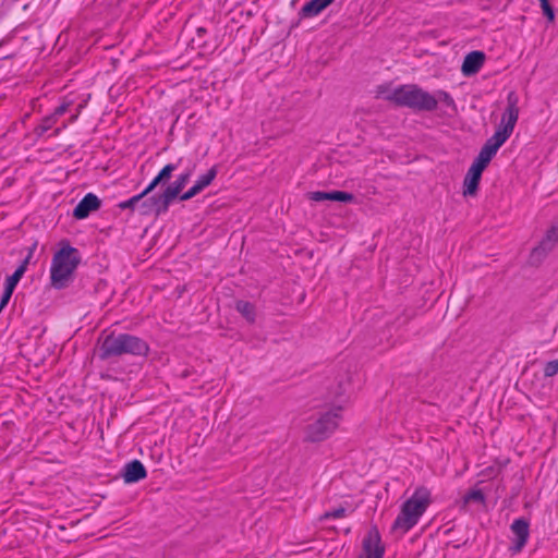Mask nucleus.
<instances>
[{
	"instance_id": "obj_1",
	"label": "nucleus",
	"mask_w": 558,
	"mask_h": 558,
	"mask_svg": "<svg viewBox=\"0 0 558 558\" xmlns=\"http://www.w3.org/2000/svg\"><path fill=\"white\" fill-rule=\"evenodd\" d=\"M81 262L78 251L70 244H63L52 256L49 279L50 286L61 290L72 282L74 272Z\"/></svg>"
},
{
	"instance_id": "obj_2",
	"label": "nucleus",
	"mask_w": 558,
	"mask_h": 558,
	"mask_svg": "<svg viewBox=\"0 0 558 558\" xmlns=\"http://www.w3.org/2000/svg\"><path fill=\"white\" fill-rule=\"evenodd\" d=\"M149 351V347L143 339L130 333L111 332L106 336L99 348V357L108 360L124 354L143 356Z\"/></svg>"
},
{
	"instance_id": "obj_3",
	"label": "nucleus",
	"mask_w": 558,
	"mask_h": 558,
	"mask_svg": "<svg viewBox=\"0 0 558 558\" xmlns=\"http://www.w3.org/2000/svg\"><path fill=\"white\" fill-rule=\"evenodd\" d=\"M430 490L424 486L417 487L412 496L403 502L401 510L393 521L392 529L408 533L414 527L430 505Z\"/></svg>"
},
{
	"instance_id": "obj_4",
	"label": "nucleus",
	"mask_w": 558,
	"mask_h": 558,
	"mask_svg": "<svg viewBox=\"0 0 558 558\" xmlns=\"http://www.w3.org/2000/svg\"><path fill=\"white\" fill-rule=\"evenodd\" d=\"M395 105L415 110L433 111L437 108V97L423 90L417 85H401L393 94Z\"/></svg>"
},
{
	"instance_id": "obj_5",
	"label": "nucleus",
	"mask_w": 558,
	"mask_h": 558,
	"mask_svg": "<svg viewBox=\"0 0 558 558\" xmlns=\"http://www.w3.org/2000/svg\"><path fill=\"white\" fill-rule=\"evenodd\" d=\"M342 405H333L308 425L306 437L311 441H322L328 438L339 427L343 413Z\"/></svg>"
},
{
	"instance_id": "obj_6",
	"label": "nucleus",
	"mask_w": 558,
	"mask_h": 558,
	"mask_svg": "<svg viewBox=\"0 0 558 558\" xmlns=\"http://www.w3.org/2000/svg\"><path fill=\"white\" fill-rule=\"evenodd\" d=\"M519 119V98L514 92L507 96V107L501 116L500 123L493 134L494 137L506 143L511 136Z\"/></svg>"
},
{
	"instance_id": "obj_7",
	"label": "nucleus",
	"mask_w": 558,
	"mask_h": 558,
	"mask_svg": "<svg viewBox=\"0 0 558 558\" xmlns=\"http://www.w3.org/2000/svg\"><path fill=\"white\" fill-rule=\"evenodd\" d=\"M510 530L512 532V545L510 546V551L513 555L521 553L525 544L527 543L530 536V524L527 520L523 518L515 519Z\"/></svg>"
},
{
	"instance_id": "obj_8",
	"label": "nucleus",
	"mask_w": 558,
	"mask_h": 558,
	"mask_svg": "<svg viewBox=\"0 0 558 558\" xmlns=\"http://www.w3.org/2000/svg\"><path fill=\"white\" fill-rule=\"evenodd\" d=\"M385 548L376 529L368 531L363 539V548L360 558H383Z\"/></svg>"
},
{
	"instance_id": "obj_9",
	"label": "nucleus",
	"mask_w": 558,
	"mask_h": 558,
	"mask_svg": "<svg viewBox=\"0 0 558 558\" xmlns=\"http://www.w3.org/2000/svg\"><path fill=\"white\" fill-rule=\"evenodd\" d=\"M169 203H165L163 195L150 196L142 198L138 203V214L143 216L156 215L160 216L168 211Z\"/></svg>"
},
{
	"instance_id": "obj_10",
	"label": "nucleus",
	"mask_w": 558,
	"mask_h": 558,
	"mask_svg": "<svg viewBox=\"0 0 558 558\" xmlns=\"http://www.w3.org/2000/svg\"><path fill=\"white\" fill-rule=\"evenodd\" d=\"M101 205L100 199L94 193H87L76 205L73 216L76 219H85L92 211L97 210Z\"/></svg>"
},
{
	"instance_id": "obj_11",
	"label": "nucleus",
	"mask_w": 558,
	"mask_h": 558,
	"mask_svg": "<svg viewBox=\"0 0 558 558\" xmlns=\"http://www.w3.org/2000/svg\"><path fill=\"white\" fill-rule=\"evenodd\" d=\"M306 197L313 202H324V201H333V202H342V203H351L354 199L353 194L343 192V191H314L308 192Z\"/></svg>"
},
{
	"instance_id": "obj_12",
	"label": "nucleus",
	"mask_w": 558,
	"mask_h": 558,
	"mask_svg": "<svg viewBox=\"0 0 558 558\" xmlns=\"http://www.w3.org/2000/svg\"><path fill=\"white\" fill-rule=\"evenodd\" d=\"M217 175L216 167L210 168L205 174L201 175L191 189L180 195L181 201H189L210 185Z\"/></svg>"
},
{
	"instance_id": "obj_13",
	"label": "nucleus",
	"mask_w": 558,
	"mask_h": 558,
	"mask_svg": "<svg viewBox=\"0 0 558 558\" xmlns=\"http://www.w3.org/2000/svg\"><path fill=\"white\" fill-rule=\"evenodd\" d=\"M192 175V171L187 170L181 173L174 182L166 187L162 192L165 203H169V205L180 195L182 190L189 183Z\"/></svg>"
},
{
	"instance_id": "obj_14",
	"label": "nucleus",
	"mask_w": 558,
	"mask_h": 558,
	"mask_svg": "<svg viewBox=\"0 0 558 558\" xmlns=\"http://www.w3.org/2000/svg\"><path fill=\"white\" fill-rule=\"evenodd\" d=\"M147 476L146 469L140 460H133L123 468L122 477L128 484L140 482Z\"/></svg>"
},
{
	"instance_id": "obj_15",
	"label": "nucleus",
	"mask_w": 558,
	"mask_h": 558,
	"mask_svg": "<svg viewBox=\"0 0 558 558\" xmlns=\"http://www.w3.org/2000/svg\"><path fill=\"white\" fill-rule=\"evenodd\" d=\"M484 61L485 54L482 51H472L465 56L461 71L466 76L473 75L481 70Z\"/></svg>"
},
{
	"instance_id": "obj_16",
	"label": "nucleus",
	"mask_w": 558,
	"mask_h": 558,
	"mask_svg": "<svg viewBox=\"0 0 558 558\" xmlns=\"http://www.w3.org/2000/svg\"><path fill=\"white\" fill-rule=\"evenodd\" d=\"M501 141L496 137H489L484 146L481 148L477 159L482 160L484 163L488 166L493 157L497 154L498 149L504 145Z\"/></svg>"
},
{
	"instance_id": "obj_17",
	"label": "nucleus",
	"mask_w": 558,
	"mask_h": 558,
	"mask_svg": "<svg viewBox=\"0 0 558 558\" xmlns=\"http://www.w3.org/2000/svg\"><path fill=\"white\" fill-rule=\"evenodd\" d=\"M335 0H311L306 2L301 9L303 17H314L322 13Z\"/></svg>"
},
{
	"instance_id": "obj_18",
	"label": "nucleus",
	"mask_w": 558,
	"mask_h": 558,
	"mask_svg": "<svg viewBox=\"0 0 558 558\" xmlns=\"http://www.w3.org/2000/svg\"><path fill=\"white\" fill-rule=\"evenodd\" d=\"M357 508V505L345 502L344 505H341L332 510L326 511L322 515V520H330V519H341L344 517H348L352 514Z\"/></svg>"
},
{
	"instance_id": "obj_19",
	"label": "nucleus",
	"mask_w": 558,
	"mask_h": 558,
	"mask_svg": "<svg viewBox=\"0 0 558 558\" xmlns=\"http://www.w3.org/2000/svg\"><path fill=\"white\" fill-rule=\"evenodd\" d=\"M175 169L177 166L173 163L166 165L159 171V173L150 181V183L144 189V193H151L160 182L168 180Z\"/></svg>"
},
{
	"instance_id": "obj_20",
	"label": "nucleus",
	"mask_w": 558,
	"mask_h": 558,
	"mask_svg": "<svg viewBox=\"0 0 558 558\" xmlns=\"http://www.w3.org/2000/svg\"><path fill=\"white\" fill-rule=\"evenodd\" d=\"M236 311L246 319L247 323L254 324L256 320V310L254 304L240 300L235 303Z\"/></svg>"
},
{
	"instance_id": "obj_21",
	"label": "nucleus",
	"mask_w": 558,
	"mask_h": 558,
	"mask_svg": "<svg viewBox=\"0 0 558 558\" xmlns=\"http://www.w3.org/2000/svg\"><path fill=\"white\" fill-rule=\"evenodd\" d=\"M481 177L482 174L468 170L463 182L464 195H474L476 193Z\"/></svg>"
},
{
	"instance_id": "obj_22",
	"label": "nucleus",
	"mask_w": 558,
	"mask_h": 558,
	"mask_svg": "<svg viewBox=\"0 0 558 558\" xmlns=\"http://www.w3.org/2000/svg\"><path fill=\"white\" fill-rule=\"evenodd\" d=\"M558 242V223L554 225L546 233L539 246L535 250H550Z\"/></svg>"
},
{
	"instance_id": "obj_23",
	"label": "nucleus",
	"mask_w": 558,
	"mask_h": 558,
	"mask_svg": "<svg viewBox=\"0 0 558 558\" xmlns=\"http://www.w3.org/2000/svg\"><path fill=\"white\" fill-rule=\"evenodd\" d=\"M149 193H144V190L137 194L132 196L129 199H125L119 204V208L121 209H131L132 211H138V203H141L142 198L147 196Z\"/></svg>"
},
{
	"instance_id": "obj_24",
	"label": "nucleus",
	"mask_w": 558,
	"mask_h": 558,
	"mask_svg": "<svg viewBox=\"0 0 558 558\" xmlns=\"http://www.w3.org/2000/svg\"><path fill=\"white\" fill-rule=\"evenodd\" d=\"M481 504L484 505L485 502V496L481 489L474 488L471 489L468 494L463 497V506H468L470 504Z\"/></svg>"
},
{
	"instance_id": "obj_25",
	"label": "nucleus",
	"mask_w": 558,
	"mask_h": 558,
	"mask_svg": "<svg viewBox=\"0 0 558 558\" xmlns=\"http://www.w3.org/2000/svg\"><path fill=\"white\" fill-rule=\"evenodd\" d=\"M377 97L395 104L393 94H397V87L391 88L388 85H379L376 90Z\"/></svg>"
},
{
	"instance_id": "obj_26",
	"label": "nucleus",
	"mask_w": 558,
	"mask_h": 558,
	"mask_svg": "<svg viewBox=\"0 0 558 558\" xmlns=\"http://www.w3.org/2000/svg\"><path fill=\"white\" fill-rule=\"evenodd\" d=\"M57 121L58 120L56 119V116L50 114L48 117H45L38 125V133L44 134L47 131L51 130L56 125Z\"/></svg>"
},
{
	"instance_id": "obj_27",
	"label": "nucleus",
	"mask_w": 558,
	"mask_h": 558,
	"mask_svg": "<svg viewBox=\"0 0 558 558\" xmlns=\"http://www.w3.org/2000/svg\"><path fill=\"white\" fill-rule=\"evenodd\" d=\"M23 275V267H17L15 271L10 277L7 278L5 286L15 289Z\"/></svg>"
},
{
	"instance_id": "obj_28",
	"label": "nucleus",
	"mask_w": 558,
	"mask_h": 558,
	"mask_svg": "<svg viewBox=\"0 0 558 558\" xmlns=\"http://www.w3.org/2000/svg\"><path fill=\"white\" fill-rule=\"evenodd\" d=\"M541 3L542 11L549 22L555 20V11L549 3V0H538Z\"/></svg>"
},
{
	"instance_id": "obj_29",
	"label": "nucleus",
	"mask_w": 558,
	"mask_h": 558,
	"mask_svg": "<svg viewBox=\"0 0 558 558\" xmlns=\"http://www.w3.org/2000/svg\"><path fill=\"white\" fill-rule=\"evenodd\" d=\"M558 373V359L554 361H549L546 363L544 367V375L546 377H553Z\"/></svg>"
},
{
	"instance_id": "obj_30",
	"label": "nucleus",
	"mask_w": 558,
	"mask_h": 558,
	"mask_svg": "<svg viewBox=\"0 0 558 558\" xmlns=\"http://www.w3.org/2000/svg\"><path fill=\"white\" fill-rule=\"evenodd\" d=\"M13 291H14V289L9 288L7 286L4 287V291H3L1 300H0V312L8 305Z\"/></svg>"
},
{
	"instance_id": "obj_31",
	"label": "nucleus",
	"mask_w": 558,
	"mask_h": 558,
	"mask_svg": "<svg viewBox=\"0 0 558 558\" xmlns=\"http://www.w3.org/2000/svg\"><path fill=\"white\" fill-rule=\"evenodd\" d=\"M487 167L486 163H484L482 160L475 158L471 167L469 168L470 171L476 172L478 174H482L485 168Z\"/></svg>"
},
{
	"instance_id": "obj_32",
	"label": "nucleus",
	"mask_w": 558,
	"mask_h": 558,
	"mask_svg": "<svg viewBox=\"0 0 558 558\" xmlns=\"http://www.w3.org/2000/svg\"><path fill=\"white\" fill-rule=\"evenodd\" d=\"M437 96H438L437 100L444 101L449 107L454 106V100L448 93L440 90L437 93Z\"/></svg>"
},
{
	"instance_id": "obj_33",
	"label": "nucleus",
	"mask_w": 558,
	"mask_h": 558,
	"mask_svg": "<svg viewBox=\"0 0 558 558\" xmlns=\"http://www.w3.org/2000/svg\"><path fill=\"white\" fill-rule=\"evenodd\" d=\"M69 107H70V102L61 104L60 106H58L54 109L52 116H56V119L58 120L59 117L63 116L69 110Z\"/></svg>"
},
{
	"instance_id": "obj_34",
	"label": "nucleus",
	"mask_w": 558,
	"mask_h": 558,
	"mask_svg": "<svg viewBox=\"0 0 558 558\" xmlns=\"http://www.w3.org/2000/svg\"><path fill=\"white\" fill-rule=\"evenodd\" d=\"M34 248H35V245L29 250L27 256L24 258V260L22 262V264L19 266V267H23V272L25 274L26 269H27V266H28V263L33 256V252H34Z\"/></svg>"
},
{
	"instance_id": "obj_35",
	"label": "nucleus",
	"mask_w": 558,
	"mask_h": 558,
	"mask_svg": "<svg viewBox=\"0 0 558 558\" xmlns=\"http://www.w3.org/2000/svg\"><path fill=\"white\" fill-rule=\"evenodd\" d=\"M78 114H80V112H77V113H75L74 116H72V117H71V119H70V123L75 122V121H76V119L78 118Z\"/></svg>"
},
{
	"instance_id": "obj_36",
	"label": "nucleus",
	"mask_w": 558,
	"mask_h": 558,
	"mask_svg": "<svg viewBox=\"0 0 558 558\" xmlns=\"http://www.w3.org/2000/svg\"><path fill=\"white\" fill-rule=\"evenodd\" d=\"M59 133H60V129H57V130L54 131V135H58Z\"/></svg>"
}]
</instances>
